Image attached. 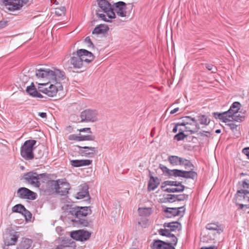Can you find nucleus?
I'll use <instances>...</instances> for the list:
<instances>
[{"mask_svg":"<svg viewBox=\"0 0 249 249\" xmlns=\"http://www.w3.org/2000/svg\"><path fill=\"white\" fill-rule=\"evenodd\" d=\"M179 133L174 136V139L178 141L182 140L187 137V135L183 133L184 131H185L184 129L179 128Z\"/></svg>","mask_w":249,"mask_h":249,"instance_id":"40","label":"nucleus"},{"mask_svg":"<svg viewBox=\"0 0 249 249\" xmlns=\"http://www.w3.org/2000/svg\"><path fill=\"white\" fill-rule=\"evenodd\" d=\"M182 158L177 156H169L168 158V160L170 163L173 166L180 165Z\"/></svg>","mask_w":249,"mask_h":249,"instance_id":"29","label":"nucleus"},{"mask_svg":"<svg viewBox=\"0 0 249 249\" xmlns=\"http://www.w3.org/2000/svg\"><path fill=\"white\" fill-rule=\"evenodd\" d=\"M241 176H246L247 177L244 180L238 182L236 187L237 191H243L249 189V174L241 173Z\"/></svg>","mask_w":249,"mask_h":249,"instance_id":"16","label":"nucleus"},{"mask_svg":"<svg viewBox=\"0 0 249 249\" xmlns=\"http://www.w3.org/2000/svg\"><path fill=\"white\" fill-rule=\"evenodd\" d=\"M12 210L14 213H18L22 214L26 210V208L23 205L19 204L13 207Z\"/></svg>","mask_w":249,"mask_h":249,"instance_id":"35","label":"nucleus"},{"mask_svg":"<svg viewBox=\"0 0 249 249\" xmlns=\"http://www.w3.org/2000/svg\"><path fill=\"white\" fill-rule=\"evenodd\" d=\"M177 182L176 181L166 180L162 183L161 188L163 189L167 185L176 186Z\"/></svg>","mask_w":249,"mask_h":249,"instance_id":"48","label":"nucleus"},{"mask_svg":"<svg viewBox=\"0 0 249 249\" xmlns=\"http://www.w3.org/2000/svg\"><path fill=\"white\" fill-rule=\"evenodd\" d=\"M184 170L179 169H173L171 174V177H182L183 178Z\"/></svg>","mask_w":249,"mask_h":249,"instance_id":"43","label":"nucleus"},{"mask_svg":"<svg viewBox=\"0 0 249 249\" xmlns=\"http://www.w3.org/2000/svg\"><path fill=\"white\" fill-rule=\"evenodd\" d=\"M66 11V8L64 6H61L55 8L54 13L58 16H61L65 15Z\"/></svg>","mask_w":249,"mask_h":249,"instance_id":"46","label":"nucleus"},{"mask_svg":"<svg viewBox=\"0 0 249 249\" xmlns=\"http://www.w3.org/2000/svg\"><path fill=\"white\" fill-rule=\"evenodd\" d=\"M61 179H58L56 180H50L47 183L48 187L50 188L54 192L57 194V191L59 189V185Z\"/></svg>","mask_w":249,"mask_h":249,"instance_id":"27","label":"nucleus"},{"mask_svg":"<svg viewBox=\"0 0 249 249\" xmlns=\"http://www.w3.org/2000/svg\"><path fill=\"white\" fill-rule=\"evenodd\" d=\"M198 121L201 124L207 125L210 123V121L208 120L207 117L205 115H201L198 116Z\"/></svg>","mask_w":249,"mask_h":249,"instance_id":"42","label":"nucleus"},{"mask_svg":"<svg viewBox=\"0 0 249 249\" xmlns=\"http://www.w3.org/2000/svg\"><path fill=\"white\" fill-rule=\"evenodd\" d=\"M109 30V27L106 24H100L97 25L94 29L92 31V34L99 35L101 34H105Z\"/></svg>","mask_w":249,"mask_h":249,"instance_id":"25","label":"nucleus"},{"mask_svg":"<svg viewBox=\"0 0 249 249\" xmlns=\"http://www.w3.org/2000/svg\"><path fill=\"white\" fill-rule=\"evenodd\" d=\"M100 11L99 10L96 11V14L99 18H101L102 20L106 21V22H110V21L107 19L106 18V16L104 14H100L99 13Z\"/></svg>","mask_w":249,"mask_h":249,"instance_id":"50","label":"nucleus"},{"mask_svg":"<svg viewBox=\"0 0 249 249\" xmlns=\"http://www.w3.org/2000/svg\"><path fill=\"white\" fill-rule=\"evenodd\" d=\"M36 76L37 78H45L47 80L57 82L58 79H64L65 73L58 69L54 71L49 69H40L36 70Z\"/></svg>","mask_w":249,"mask_h":249,"instance_id":"2","label":"nucleus"},{"mask_svg":"<svg viewBox=\"0 0 249 249\" xmlns=\"http://www.w3.org/2000/svg\"><path fill=\"white\" fill-rule=\"evenodd\" d=\"M69 213L75 217V219L72 220L73 222L82 227H89L91 225V220L89 221L83 218L91 213V210L89 207L75 206L70 208Z\"/></svg>","mask_w":249,"mask_h":249,"instance_id":"1","label":"nucleus"},{"mask_svg":"<svg viewBox=\"0 0 249 249\" xmlns=\"http://www.w3.org/2000/svg\"><path fill=\"white\" fill-rule=\"evenodd\" d=\"M198 136L204 137L206 136L207 137H210V132L207 131H204L203 132H199L197 133Z\"/></svg>","mask_w":249,"mask_h":249,"instance_id":"57","label":"nucleus"},{"mask_svg":"<svg viewBox=\"0 0 249 249\" xmlns=\"http://www.w3.org/2000/svg\"><path fill=\"white\" fill-rule=\"evenodd\" d=\"M69 140H74L76 141H80V135L78 136L76 134H71L69 136L68 138Z\"/></svg>","mask_w":249,"mask_h":249,"instance_id":"55","label":"nucleus"},{"mask_svg":"<svg viewBox=\"0 0 249 249\" xmlns=\"http://www.w3.org/2000/svg\"><path fill=\"white\" fill-rule=\"evenodd\" d=\"M163 203H173L176 201L175 195L167 194L163 195L162 198Z\"/></svg>","mask_w":249,"mask_h":249,"instance_id":"33","label":"nucleus"},{"mask_svg":"<svg viewBox=\"0 0 249 249\" xmlns=\"http://www.w3.org/2000/svg\"><path fill=\"white\" fill-rule=\"evenodd\" d=\"M170 237H172L171 243H170L171 245L173 244L174 245H176L178 242V238L177 237L174 235V236H171Z\"/></svg>","mask_w":249,"mask_h":249,"instance_id":"61","label":"nucleus"},{"mask_svg":"<svg viewBox=\"0 0 249 249\" xmlns=\"http://www.w3.org/2000/svg\"><path fill=\"white\" fill-rule=\"evenodd\" d=\"M17 196L21 199L35 200L36 198V193L25 187H20L17 190Z\"/></svg>","mask_w":249,"mask_h":249,"instance_id":"10","label":"nucleus"},{"mask_svg":"<svg viewBox=\"0 0 249 249\" xmlns=\"http://www.w3.org/2000/svg\"><path fill=\"white\" fill-rule=\"evenodd\" d=\"M23 178L25 182L36 187H39L40 186V180L45 182L48 178V176L47 173L38 174L36 172L32 171L24 174Z\"/></svg>","mask_w":249,"mask_h":249,"instance_id":"3","label":"nucleus"},{"mask_svg":"<svg viewBox=\"0 0 249 249\" xmlns=\"http://www.w3.org/2000/svg\"><path fill=\"white\" fill-rule=\"evenodd\" d=\"M228 115L229 114H228V112L227 111H225L222 113H213V116L215 119H219L225 123L231 121V120L228 119Z\"/></svg>","mask_w":249,"mask_h":249,"instance_id":"26","label":"nucleus"},{"mask_svg":"<svg viewBox=\"0 0 249 249\" xmlns=\"http://www.w3.org/2000/svg\"><path fill=\"white\" fill-rule=\"evenodd\" d=\"M98 116L96 110L86 109L81 112L80 117L81 122L94 123L98 120Z\"/></svg>","mask_w":249,"mask_h":249,"instance_id":"7","label":"nucleus"},{"mask_svg":"<svg viewBox=\"0 0 249 249\" xmlns=\"http://www.w3.org/2000/svg\"><path fill=\"white\" fill-rule=\"evenodd\" d=\"M44 151L43 150L39 149L37 152L35 154V157L36 159H41L44 156Z\"/></svg>","mask_w":249,"mask_h":249,"instance_id":"51","label":"nucleus"},{"mask_svg":"<svg viewBox=\"0 0 249 249\" xmlns=\"http://www.w3.org/2000/svg\"><path fill=\"white\" fill-rule=\"evenodd\" d=\"M79 149L77 152L82 157L92 158L98 153V148L95 147L76 146Z\"/></svg>","mask_w":249,"mask_h":249,"instance_id":"9","label":"nucleus"},{"mask_svg":"<svg viewBox=\"0 0 249 249\" xmlns=\"http://www.w3.org/2000/svg\"><path fill=\"white\" fill-rule=\"evenodd\" d=\"M138 212L140 216H149L152 213L151 208H142L138 209Z\"/></svg>","mask_w":249,"mask_h":249,"instance_id":"34","label":"nucleus"},{"mask_svg":"<svg viewBox=\"0 0 249 249\" xmlns=\"http://www.w3.org/2000/svg\"><path fill=\"white\" fill-rule=\"evenodd\" d=\"M180 165H183L185 169H189L194 168V164L191 162L190 160L183 158L182 161L180 163Z\"/></svg>","mask_w":249,"mask_h":249,"instance_id":"36","label":"nucleus"},{"mask_svg":"<svg viewBox=\"0 0 249 249\" xmlns=\"http://www.w3.org/2000/svg\"><path fill=\"white\" fill-rule=\"evenodd\" d=\"M206 68L209 70L211 71L212 72L215 73L216 71V68L212 64H206Z\"/></svg>","mask_w":249,"mask_h":249,"instance_id":"56","label":"nucleus"},{"mask_svg":"<svg viewBox=\"0 0 249 249\" xmlns=\"http://www.w3.org/2000/svg\"><path fill=\"white\" fill-rule=\"evenodd\" d=\"M159 233L162 236L170 237L171 236H174V234L171 233V231L169 229H160L159 230Z\"/></svg>","mask_w":249,"mask_h":249,"instance_id":"37","label":"nucleus"},{"mask_svg":"<svg viewBox=\"0 0 249 249\" xmlns=\"http://www.w3.org/2000/svg\"><path fill=\"white\" fill-rule=\"evenodd\" d=\"M206 228L209 231H216L218 234L223 232L221 225L218 222L209 223L206 226Z\"/></svg>","mask_w":249,"mask_h":249,"instance_id":"24","label":"nucleus"},{"mask_svg":"<svg viewBox=\"0 0 249 249\" xmlns=\"http://www.w3.org/2000/svg\"><path fill=\"white\" fill-rule=\"evenodd\" d=\"M33 241L28 238H25L21 242L20 244V249H29L32 246Z\"/></svg>","mask_w":249,"mask_h":249,"instance_id":"31","label":"nucleus"},{"mask_svg":"<svg viewBox=\"0 0 249 249\" xmlns=\"http://www.w3.org/2000/svg\"><path fill=\"white\" fill-rule=\"evenodd\" d=\"M62 90L63 87L60 85L59 87H57L55 85H51L48 88H45L42 91V92L45 93L50 97H53L55 96L57 92L58 89Z\"/></svg>","mask_w":249,"mask_h":249,"instance_id":"19","label":"nucleus"},{"mask_svg":"<svg viewBox=\"0 0 249 249\" xmlns=\"http://www.w3.org/2000/svg\"><path fill=\"white\" fill-rule=\"evenodd\" d=\"M90 236L91 232L84 230H76L71 233V237L72 238L81 242L88 240Z\"/></svg>","mask_w":249,"mask_h":249,"instance_id":"11","label":"nucleus"},{"mask_svg":"<svg viewBox=\"0 0 249 249\" xmlns=\"http://www.w3.org/2000/svg\"><path fill=\"white\" fill-rule=\"evenodd\" d=\"M85 41L88 44V46L89 48H94V45L92 42L90 37L88 36L85 39Z\"/></svg>","mask_w":249,"mask_h":249,"instance_id":"53","label":"nucleus"},{"mask_svg":"<svg viewBox=\"0 0 249 249\" xmlns=\"http://www.w3.org/2000/svg\"><path fill=\"white\" fill-rule=\"evenodd\" d=\"M22 214L24 215L26 220H30L32 218V213L26 209Z\"/></svg>","mask_w":249,"mask_h":249,"instance_id":"54","label":"nucleus"},{"mask_svg":"<svg viewBox=\"0 0 249 249\" xmlns=\"http://www.w3.org/2000/svg\"><path fill=\"white\" fill-rule=\"evenodd\" d=\"M159 168L162 170L163 173L165 175L168 176L169 177H171L172 170L169 169L166 166L161 164H160Z\"/></svg>","mask_w":249,"mask_h":249,"instance_id":"44","label":"nucleus"},{"mask_svg":"<svg viewBox=\"0 0 249 249\" xmlns=\"http://www.w3.org/2000/svg\"><path fill=\"white\" fill-rule=\"evenodd\" d=\"M192 121H194L193 125H196L195 128L196 130L199 129L200 126L199 125L198 123H197V121L195 118H192L190 116H184L182 118L181 122H179L181 126H184L185 127L188 125L189 124L191 123Z\"/></svg>","mask_w":249,"mask_h":249,"instance_id":"21","label":"nucleus"},{"mask_svg":"<svg viewBox=\"0 0 249 249\" xmlns=\"http://www.w3.org/2000/svg\"><path fill=\"white\" fill-rule=\"evenodd\" d=\"M176 186L177 187L176 188L177 190H178V192H183L185 188V186L181 184V182H178Z\"/></svg>","mask_w":249,"mask_h":249,"instance_id":"52","label":"nucleus"},{"mask_svg":"<svg viewBox=\"0 0 249 249\" xmlns=\"http://www.w3.org/2000/svg\"><path fill=\"white\" fill-rule=\"evenodd\" d=\"M200 249H217V247L215 246L211 247H202Z\"/></svg>","mask_w":249,"mask_h":249,"instance_id":"64","label":"nucleus"},{"mask_svg":"<svg viewBox=\"0 0 249 249\" xmlns=\"http://www.w3.org/2000/svg\"><path fill=\"white\" fill-rule=\"evenodd\" d=\"M85 197H87V199H90L89 192V186L86 184L81 185V191L76 194L77 199H82Z\"/></svg>","mask_w":249,"mask_h":249,"instance_id":"20","label":"nucleus"},{"mask_svg":"<svg viewBox=\"0 0 249 249\" xmlns=\"http://www.w3.org/2000/svg\"><path fill=\"white\" fill-rule=\"evenodd\" d=\"M164 192H167V193H175V192H178V190H177L176 188H167L164 190H163Z\"/></svg>","mask_w":249,"mask_h":249,"instance_id":"60","label":"nucleus"},{"mask_svg":"<svg viewBox=\"0 0 249 249\" xmlns=\"http://www.w3.org/2000/svg\"><path fill=\"white\" fill-rule=\"evenodd\" d=\"M241 107V104L239 102H234L231 106L230 109L227 111L228 114L231 115L232 114L237 113L238 110Z\"/></svg>","mask_w":249,"mask_h":249,"instance_id":"28","label":"nucleus"},{"mask_svg":"<svg viewBox=\"0 0 249 249\" xmlns=\"http://www.w3.org/2000/svg\"><path fill=\"white\" fill-rule=\"evenodd\" d=\"M82 160H71V165L75 167H79L82 166Z\"/></svg>","mask_w":249,"mask_h":249,"instance_id":"49","label":"nucleus"},{"mask_svg":"<svg viewBox=\"0 0 249 249\" xmlns=\"http://www.w3.org/2000/svg\"><path fill=\"white\" fill-rule=\"evenodd\" d=\"M36 143L35 140L25 141L20 147V155L25 160H32L35 158L33 151Z\"/></svg>","mask_w":249,"mask_h":249,"instance_id":"4","label":"nucleus"},{"mask_svg":"<svg viewBox=\"0 0 249 249\" xmlns=\"http://www.w3.org/2000/svg\"><path fill=\"white\" fill-rule=\"evenodd\" d=\"M242 152L249 159V147H245L242 150Z\"/></svg>","mask_w":249,"mask_h":249,"instance_id":"62","label":"nucleus"},{"mask_svg":"<svg viewBox=\"0 0 249 249\" xmlns=\"http://www.w3.org/2000/svg\"><path fill=\"white\" fill-rule=\"evenodd\" d=\"M97 3L99 7L106 13L107 17L112 10L111 5L107 0H97Z\"/></svg>","mask_w":249,"mask_h":249,"instance_id":"18","label":"nucleus"},{"mask_svg":"<svg viewBox=\"0 0 249 249\" xmlns=\"http://www.w3.org/2000/svg\"><path fill=\"white\" fill-rule=\"evenodd\" d=\"M81 53L91 55L89 51L83 49L78 50L76 52H73L70 59V62L74 68H81L83 65L82 58L79 56Z\"/></svg>","mask_w":249,"mask_h":249,"instance_id":"8","label":"nucleus"},{"mask_svg":"<svg viewBox=\"0 0 249 249\" xmlns=\"http://www.w3.org/2000/svg\"><path fill=\"white\" fill-rule=\"evenodd\" d=\"M171 223H173V224H170V228L169 229L171 232L176 231L177 230L178 231L181 230V224L179 222L176 221L172 222Z\"/></svg>","mask_w":249,"mask_h":249,"instance_id":"41","label":"nucleus"},{"mask_svg":"<svg viewBox=\"0 0 249 249\" xmlns=\"http://www.w3.org/2000/svg\"><path fill=\"white\" fill-rule=\"evenodd\" d=\"M0 4L5 6L9 11L18 10L23 6L20 0H0Z\"/></svg>","mask_w":249,"mask_h":249,"instance_id":"13","label":"nucleus"},{"mask_svg":"<svg viewBox=\"0 0 249 249\" xmlns=\"http://www.w3.org/2000/svg\"><path fill=\"white\" fill-rule=\"evenodd\" d=\"M92 160H82V166H88L92 163Z\"/></svg>","mask_w":249,"mask_h":249,"instance_id":"58","label":"nucleus"},{"mask_svg":"<svg viewBox=\"0 0 249 249\" xmlns=\"http://www.w3.org/2000/svg\"><path fill=\"white\" fill-rule=\"evenodd\" d=\"M176 200L178 201H182L187 200L188 198V195L185 194L175 195Z\"/></svg>","mask_w":249,"mask_h":249,"instance_id":"47","label":"nucleus"},{"mask_svg":"<svg viewBox=\"0 0 249 249\" xmlns=\"http://www.w3.org/2000/svg\"><path fill=\"white\" fill-rule=\"evenodd\" d=\"M227 125H229L232 130L234 131L235 130L236 131H237L238 125L235 124L234 123L231 122L230 123H228V124H227Z\"/></svg>","mask_w":249,"mask_h":249,"instance_id":"59","label":"nucleus"},{"mask_svg":"<svg viewBox=\"0 0 249 249\" xmlns=\"http://www.w3.org/2000/svg\"><path fill=\"white\" fill-rule=\"evenodd\" d=\"M80 135V141H94L95 139V137L93 135H83L81 134H79Z\"/></svg>","mask_w":249,"mask_h":249,"instance_id":"45","label":"nucleus"},{"mask_svg":"<svg viewBox=\"0 0 249 249\" xmlns=\"http://www.w3.org/2000/svg\"><path fill=\"white\" fill-rule=\"evenodd\" d=\"M78 131L80 132H87L89 133H91V129L89 127L83 128L80 129H78Z\"/></svg>","mask_w":249,"mask_h":249,"instance_id":"63","label":"nucleus"},{"mask_svg":"<svg viewBox=\"0 0 249 249\" xmlns=\"http://www.w3.org/2000/svg\"><path fill=\"white\" fill-rule=\"evenodd\" d=\"M65 179H61L59 185V189L57 191V194L61 196H66L69 193V191L71 188L70 184L67 182Z\"/></svg>","mask_w":249,"mask_h":249,"instance_id":"17","label":"nucleus"},{"mask_svg":"<svg viewBox=\"0 0 249 249\" xmlns=\"http://www.w3.org/2000/svg\"><path fill=\"white\" fill-rule=\"evenodd\" d=\"M16 233L17 232H6L3 234V240L4 243L3 249H9V247L10 246L15 245L18 238V236Z\"/></svg>","mask_w":249,"mask_h":249,"instance_id":"12","label":"nucleus"},{"mask_svg":"<svg viewBox=\"0 0 249 249\" xmlns=\"http://www.w3.org/2000/svg\"><path fill=\"white\" fill-rule=\"evenodd\" d=\"M190 171H184L183 178H191L194 179L196 178L197 174L196 172L193 171V168L190 169Z\"/></svg>","mask_w":249,"mask_h":249,"instance_id":"32","label":"nucleus"},{"mask_svg":"<svg viewBox=\"0 0 249 249\" xmlns=\"http://www.w3.org/2000/svg\"><path fill=\"white\" fill-rule=\"evenodd\" d=\"M160 180L157 177H150L148 181V190L149 191H153L156 189L160 184Z\"/></svg>","mask_w":249,"mask_h":249,"instance_id":"23","label":"nucleus"},{"mask_svg":"<svg viewBox=\"0 0 249 249\" xmlns=\"http://www.w3.org/2000/svg\"><path fill=\"white\" fill-rule=\"evenodd\" d=\"M183 208L184 206L178 208L166 207L163 210V212L165 213L164 216L167 218H171L177 215H181L182 216L185 212V209H184L183 211H180L179 209H181Z\"/></svg>","mask_w":249,"mask_h":249,"instance_id":"14","label":"nucleus"},{"mask_svg":"<svg viewBox=\"0 0 249 249\" xmlns=\"http://www.w3.org/2000/svg\"><path fill=\"white\" fill-rule=\"evenodd\" d=\"M194 121H192L191 123L189 124L188 125L185 127L184 130L185 131H189L190 132V134H194L196 132H197L199 129L196 130L195 126L196 125H193Z\"/></svg>","mask_w":249,"mask_h":249,"instance_id":"38","label":"nucleus"},{"mask_svg":"<svg viewBox=\"0 0 249 249\" xmlns=\"http://www.w3.org/2000/svg\"><path fill=\"white\" fill-rule=\"evenodd\" d=\"M89 53L91 54V55L89 54H84L83 53H80L81 54H80L79 56L81 58H82V61L83 63L85 62L87 63H89L94 60L95 58L94 55L91 52L89 51Z\"/></svg>","mask_w":249,"mask_h":249,"instance_id":"30","label":"nucleus"},{"mask_svg":"<svg viewBox=\"0 0 249 249\" xmlns=\"http://www.w3.org/2000/svg\"><path fill=\"white\" fill-rule=\"evenodd\" d=\"M26 91L30 95L34 97L42 98L43 97L42 95L37 91L33 82H32L30 86L27 87Z\"/></svg>","mask_w":249,"mask_h":249,"instance_id":"22","label":"nucleus"},{"mask_svg":"<svg viewBox=\"0 0 249 249\" xmlns=\"http://www.w3.org/2000/svg\"><path fill=\"white\" fill-rule=\"evenodd\" d=\"M151 247L153 249H175L171 243H166L160 240H155Z\"/></svg>","mask_w":249,"mask_h":249,"instance_id":"15","label":"nucleus"},{"mask_svg":"<svg viewBox=\"0 0 249 249\" xmlns=\"http://www.w3.org/2000/svg\"><path fill=\"white\" fill-rule=\"evenodd\" d=\"M126 4L122 1L114 3L112 6V10L108 15V18H115L116 15L115 13L120 17H126L129 16V13L126 11Z\"/></svg>","mask_w":249,"mask_h":249,"instance_id":"6","label":"nucleus"},{"mask_svg":"<svg viewBox=\"0 0 249 249\" xmlns=\"http://www.w3.org/2000/svg\"><path fill=\"white\" fill-rule=\"evenodd\" d=\"M233 200L236 205L239 206V209H249V189L237 191Z\"/></svg>","mask_w":249,"mask_h":249,"instance_id":"5","label":"nucleus"},{"mask_svg":"<svg viewBox=\"0 0 249 249\" xmlns=\"http://www.w3.org/2000/svg\"><path fill=\"white\" fill-rule=\"evenodd\" d=\"M229 118H231L232 120L236 122H242L245 118V116L237 114V113L232 114L228 115Z\"/></svg>","mask_w":249,"mask_h":249,"instance_id":"39","label":"nucleus"}]
</instances>
